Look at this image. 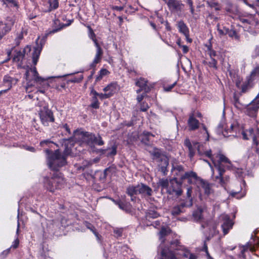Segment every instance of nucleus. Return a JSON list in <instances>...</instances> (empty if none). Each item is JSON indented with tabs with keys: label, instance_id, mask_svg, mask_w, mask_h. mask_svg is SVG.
<instances>
[{
	"label": "nucleus",
	"instance_id": "f257e3e1",
	"mask_svg": "<svg viewBox=\"0 0 259 259\" xmlns=\"http://www.w3.org/2000/svg\"><path fill=\"white\" fill-rule=\"evenodd\" d=\"M65 149L64 154H61L59 150L55 151L46 150L47 155L48 164L50 169L54 171H58L59 169L66 164V156L71 154L72 152V145L73 140L72 139H65L64 140Z\"/></svg>",
	"mask_w": 259,
	"mask_h": 259
},
{
	"label": "nucleus",
	"instance_id": "f03ea898",
	"mask_svg": "<svg viewBox=\"0 0 259 259\" xmlns=\"http://www.w3.org/2000/svg\"><path fill=\"white\" fill-rule=\"evenodd\" d=\"M211 163L213 164L214 169H212V175H214V181L218 182L222 187L225 188L229 180V177H223L226 171L225 164L232 165L231 160L224 155L221 151H219L213 155L211 154Z\"/></svg>",
	"mask_w": 259,
	"mask_h": 259
},
{
	"label": "nucleus",
	"instance_id": "7ed1b4c3",
	"mask_svg": "<svg viewBox=\"0 0 259 259\" xmlns=\"http://www.w3.org/2000/svg\"><path fill=\"white\" fill-rule=\"evenodd\" d=\"M172 172L174 175L180 177L182 181L188 179L189 183L193 182V180L195 181L197 186L203 189L206 194L210 193L209 185L206 183L203 180L197 177V174L192 171L185 172L183 166L177 164H173Z\"/></svg>",
	"mask_w": 259,
	"mask_h": 259
},
{
	"label": "nucleus",
	"instance_id": "20e7f679",
	"mask_svg": "<svg viewBox=\"0 0 259 259\" xmlns=\"http://www.w3.org/2000/svg\"><path fill=\"white\" fill-rule=\"evenodd\" d=\"M65 184L66 181L63 176L58 171H54L51 177L46 178L45 181V187L52 192L64 188Z\"/></svg>",
	"mask_w": 259,
	"mask_h": 259
},
{
	"label": "nucleus",
	"instance_id": "39448f33",
	"mask_svg": "<svg viewBox=\"0 0 259 259\" xmlns=\"http://www.w3.org/2000/svg\"><path fill=\"white\" fill-rule=\"evenodd\" d=\"M70 139L73 140L72 147H73L74 144V140L76 141V144H78L80 146H89L92 147L94 145L95 135L80 130H77L74 132L73 138H70Z\"/></svg>",
	"mask_w": 259,
	"mask_h": 259
},
{
	"label": "nucleus",
	"instance_id": "423d86ee",
	"mask_svg": "<svg viewBox=\"0 0 259 259\" xmlns=\"http://www.w3.org/2000/svg\"><path fill=\"white\" fill-rule=\"evenodd\" d=\"M126 193L131 196V200H136L135 195L141 194L142 196L146 197L152 195L153 191L148 186L141 183L136 186H130L126 189Z\"/></svg>",
	"mask_w": 259,
	"mask_h": 259
},
{
	"label": "nucleus",
	"instance_id": "0eeeda50",
	"mask_svg": "<svg viewBox=\"0 0 259 259\" xmlns=\"http://www.w3.org/2000/svg\"><path fill=\"white\" fill-rule=\"evenodd\" d=\"M193 216L194 218L197 220H199L201 224V229L202 230L203 233L207 235V233H209L210 231V223L208 220H205L203 218V211H198L194 213ZM209 236H206V240L204 242V246L202 249V250L204 251L207 255L208 259H210L206 242L209 241Z\"/></svg>",
	"mask_w": 259,
	"mask_h": 259
},
{
	"label": "nucleus",
	"instance_id": "6e6552de",
	"mask_svg": "<svg viewBox=\"0 0 259 259\" xmlns=\"http://www.w3.org/2000/svg\"><path fill=\"white\" fill-rule=\"evenodd\" d=\"M25 77L27 81L26 90V92H30V91H29V88L34 85L32 82L33 80L34 82L41 85V83L47 80L46 79L42 78L38 75V73L37 72L35 67L29 68L25 72Z\"/></svg>",
	"mask_w": 259,
	"mask_h": 259
},
{
	"label": "nucleus",
	"instance_id": "1a4fd4ad",
	"mask_svg": "<svg viewBox=\"0 0 259 259\" xmlns=\"http://www.w3.org/2000/svg\"><path fill=\"white\" fill-rule=\"evenodd\" d=\"M218 224H221L223 230V236L227 235L229 231L232 229L234 222L231 219L230 216L226 213L221 214L218 218Z\"/></svg>",
	"mask_w": 259,
	"mask_h": 259
},
{
	"label": "nucleus",
	"instance_id": "9d476101",
	"mask_svg": "<svg viewBox=\"0 0 259 259\" xmlns=\"http://www.w3.org/2000/svg\"><path fill=\"white\" fill-rule=\"evenodd\" d=\"M184 144L188 148L189 155L190 158H193L194 156L196 150L200 155H204L208 158H210V151L208 150L202 152L201 151L200 146L198 143L194 142L192 144L190 140L187 139L185 140Z\"/></svg>",
	"mask_w": 259,
	"mask_h": 259
},
{
	"label": "nucleus",
	"instance_id": "9b49d317",
	"mask_svg": "<svg viewBox=\"0 0 259 259\" xmlns=\"http://www.w3.org/2000/svg\"><path fill=\"white\" fill-rule=\"evenodd\" d=\"M39 115L42 124L45 126H48L50 122H53L55 121L52 111L46 106L39 110Z\"/></svg>",
	"mask_w": 259,
	"mask_h": 259
},
{
	"label": "nucleus",
	"instance_id": "f8f14e48",
	"mask_svg": "<svg viewBox=\"0 0 259 259\" xmlns=\"http://www.w3.org/2000/svg\"><path fill=\"white\" fill-rule=\"evenodd\" d=\"M243 139L247 140L251 138L253 144L258 148L259 146V129L254 130L253 128H249L248 130L243 131L242 132Z\"/></svg>",
	"mask_w": 259,
	"mask_h": 259
},
{
	"label": "nucleus",
	"instance_id": "ddd939ff",
	"mask_svg": "<svg viewBox=\"0 0 259 259\" xmlns=\"http://www.w3.org/2000/svg\"><path fill=\"white\" fill-rule=\"evenodd\" d=\"M181 185V183H179L176 178L171 179L167 192L170 195L175 194L177 196L181 195L183 193Z\"/></svg>",
	"mask_w": 259,
	"mask_h": 259
},
{
	"label": "nucleus",
	"instance_id": "4468645a",
	"mask_svg": "<svg viewBox=\"0 0 259 259\" xmlns=\"http://www.w3.org/2000/svg\"><path fill=\"white\" fill-rule=\"evenodd\" d=\"M15 23L13 17H8L5 23L0 21V39L9 32Z\"/></svg>",
	"mask_w": 259,
	"mask_h": 259
},
{
	"label": "nucleus",
	"instance_id": "2eb2a0df",
	"mask_svg": "<svg viewBox=\"0 0 259 259\" xmlns=\"http://www.w3.org/2000/svg\"><path fill=\"white\" fill-rule=\"evenodd\" d=\"M259 109V102L255 98L246 108L245 113L251 117H255L257 115V113Z\"/></svg>",
	"mask_w": 259,
	"mask_h": 259
},
{
	"label": "nucleus",
	"instance_id": "dca6fc26",
	"mask_svg": "<svg viewBox=\"0 0 259 259\" xmlns=\"http://www.w3.org/2000/svg\"><path fill=\"white\" fill-rule=\"evenodd\" d=\"M18 81L19 79L16 77H13L9 75L4 76L3 82L8 87V89L1 91L0 94L6 93L8 90H10L13 85H15Z\"/></svg>",
	"mask_w": 259,
	"mask_h": 259
},
{
	"label": "nucleus",
	"instance_id": "f3484780",
	"mask_svg": "<svg viewBox=\"0 0 259 259\" xmlns=\"http://www.w3.org/2000/svg\"><path fill=\"white\" fill-rule=\"evenodd\" d=\"M93 41L94 42L95 46L96 47V54L95 57V58L93 60V63L91 64V66L92 67H94L96 66V65L99 63L101 60L102 56L103 55V50L99 44L98 43L96 39L93 38Z\"/></svg>",
	"mask_w": 259,
	"mask_h": 259
},
{
	"label": "nucleus",
	"instance_id": "a211bd4d",
	"mask_svg": "<svg viewBox=\"0 0 259 259\" xmlns=\"http://www.w3.org/2000/svg\"><path fill=\"white\" fill-rule=\"evenodd\" d=\"M49 5L45 4V2H42V5L43 7H41L42 11L44 12H50L53 10H56L59 7L58 0H48Z\"/></svg>",
	"mask_w": 259,
	"mask_h": 259
},
{
	"label": "nucleus",
	"instance_id": "6ab92c4d",
	"mask_svg": "<svg viewBox=\"0 0 259 259\" xmlns=\"http://www.w3.org/2000/svg\"><path fill=\"white\" fill-rule=\"evenodd\" d=\"M31 48L27 46L22 51H15V54L13 57V61L15 62H19L23 60L25 55L30 53Z\"/></svg>",
	"mask_w": 259,
	"mask_h": 259
},
{
	"label": "nucleus",
	"instance_id": "aec40b11",
	"mask_svg": "<svg viewBox=\"0 0 259 259\" xmlns=\"http://www.w3.org/2000/svg\"><path fill=\"white\" fill-rule=\"evenodd\" d=\"M103 91L107 93L109 98L113 96L119 90V87L115 82H112L103 89Z\"/></svg>",
	"mask_w": 259,
	"mask_h": 259
},
{
	"label": "nucleus",
	"instance_id": "412c9836",
	"mask_svg": "<svg viewBox=\"0 0 259 259\" xmlns=\"http://www.w3.org/2000/svg\"><path fill=\"white\" fill-rule=\"evenodd\" d=\"M254 78H253L250 75L247 76L246 80L243 82L240 89L242 93H246L249 89L252 88V82Z\"/></svg>",
	"mask_w": 259,
	"mask_h": 259
},
{
	"label": "nucleus",
	"instance_id": "4be33fe9",
	"mask_svg": "<svg viewBox=\"0 0 259 259\" xmlns=\"http://www.w3.org/2000/svg\"><path fill=\"white\" fill-rule=\"evenodd\" d=\"M147 81L144 78H140L136 82V85L138 86L140 89L137 90L138 94L141 92L144 91L145 93H147L150 90V88L148 86Z\"/></svg>",
	"mask_w": 259,
	"mask_h": 259
},
{
	"label": "nucleus",
	"instance_id": "5701e85b",
	"mask_svg": "<svg viewBox=\"0 0 259 259\" xmlns=\"http://www.w3.org/2000/svg\"><path fill=\"white\" fill-rule=\"evenodd\" d=\"M215 133L218 136V139H221L222 137H227L228 135V132L226 128H224V124L223 123H220L217 127L215 129Z\"/></svg>",
	"mask_w": 259,
	"mask_h": 259
},
{
	"label": "nucleus",
	"instance_id": "b1692460",
	"mask_svg": "<svg viewBox=\"0 0 259 259\" xmlns=\"http://www.w3.org/2000/svg\"><path fill=\"white\" fill-rule=\"evenodd\" d=\"M167 5L170 9L172 11H180L183 8V5L177 0H169Z\"/></svg>",
	"mask_w": 259,
	"mask_h": 259
},
{
	"label": "nucleus",
	"instance_id": "393cba45",
	"mask_svg": "<svg viewBox=\"0 0 259 259\" xmlns=\"http://www.w3.org/2000/svg\"><path fill=\"white\" fill-rule=\"evenodd\" d=\"M180 32L185 36H187L189 33V29L186 24L182 21H179L177 24Z\"/></svg>",
	"mask_w": 259,
	"mask_h": 259
},
{
	"label": "nucleus",
	"instance_id": "a878e982",
	"mask_svg": "<svg viewBox=\"0 0 259 259\" xmlns=\"http://www.w3.org/2000/svg\"><path fill=\"white\" fill-rule=\"evenodd\" d=\"M188 123L191 130H195L198 128L199 121L198 120L195 119L193 115L190 116Z\"/></svg>",
	"mask_w": 259,
	"mask_h": 259
},
{
	"label": "nucleus",
	"instance_id": "bb28decb",
	"mask_svg": "<svg viewBox=\"0 0 259 259\" xmlns=\"http://www.w3.org/2000/svg\"><path fill=\"white\" fill-rule=\"evenodd\" d=\"M153 136V135L149 132H144L143 134L140 137L141 142L146 145L149 144L150 139V137Z\"/></svg>",
	"mask_w": 259,
	"mask_h": 259
},
{
	"label": "nucleus",
	"instance_id": "cd10ccee",
	"mask_svg": "<svg viewBox=\"0 0 259 259\" xmlns=\"http://www.w3.org/2000/svg\"><path fill=\"white\" fill-rule=\"evenodd\" d=\"M219 53H218L215 51L211 49V57L213 56L215 58L211 57V67L217 69V63H218V59H219Z\"/></svg>",
	"mask_w": 259,
	"mask_h": 259
},
{
	"label": "nucleus",
	"instance_id": "c85d7f7f",
	"mask_svg": "<svg viewBox=\"0 0 259 259\" xmlns=\"http://www.w3.org/2000/svg\"><path fill=\"white\" fill-rule=\"evenodd\" d=\"M159 216V214L154 209H149L146 212V218L148 221L150 219H156Z\"/></svg>",
	"mask_w": 259,
	"mask_h": 259
},
{
	"label": "nucleus",
	"instance_id": "c756f323",
	"mask_svg": "<svg viewBox=\"0 0 259 259\" xmlns=\"http://www.w3.org/2000/svg\"><path fill=\"white\" fill-rule=\"evenodd\" d=\"M170 233V230L169 229H166L165 228H162L161 231L159 232V239L162 243L164 242V237L168 235Z\"/></svg>",
	"mask_w": 259,
	"mask_h": 259
},
{
	"label": "nucleus",
	"instance_id": "7c9ffc66",
	"mask_svg": "<svg viewBox=\"0 0 259 259\" xmlns=\"http://www.w3.org/2000/svg\"><path fill=\"white\" fill-rule=\"evenodd\" d=\"M225 33H227V34L230 37H232V38L234 37L236 40L239 39L240 36L239 35V34H238L237 31L233 29H229V30H227V31H225Z\"/></svg>",
	"mask_w": 259,
	"mask_h": 259
},
{
	"label": "nucleus",
	"instance_id": "2f4dec72",
	"mask_svg": "<svg viewBox=\"0 0 259 259\" xmlns=\"http://www.w3.org/2000/svg\"><path fill=\"white\" fill-rule=\"evenodd\" d=\"M238 18L239 20V21L242 23L244 27L247 28L252 22V21L251 19L245 18L242 16H239Z\"/></svg>",
	"mask_w": 259,
	"mask_h": 259
},
{
	"label": "nucleus",
	"instance_id": "473e14b6",
	"mask_svg": "<svg viewBox=\"0 0 259 259\" xmlns=\"http://www.w3.org/2000/svg\"><path fill=\"white\" fill-rule=\"evenodd\" d=\"M40 49L39 48H34L32 55V61L34 65H36L40 54Z\"/></svg>",
	"mask_w": 259,
	"mask_h": 259
},
{
	"label": "nucleus",
	"instance_id": "72a5a7b5",
	"mask_svg": "<svg viewBox=\"0 0 259 259\" xmlns=\"http://www.w3.org/2000/svg\"><path fill=\"white\" fill-rule=\"evenodd\" d=\"M54 25H58L59 27H55L52 31H51V32L52 33H55V32H56L59 30H60L61 29H62L64 27H65L66 26V25L64 24H61L60 23V21L58 19H56L55 20H54Z\"/></svg>",
	"mask_w": 259,
	"mask_h": 259
},
{
	"label": "nucleus",
	"instance_id": "f704fd0d",
	"mask_svg": "<svg viewBox=\"0 0 259 259\" xmlns=\"http://www.w3.org/2000/svg\"><path fill=\"white\" fill-rule=\"evenodd\" d=\"M159 186H161L162 189H166L167 190L169 185V181L166 179H161L159 180L158 182Z\"/></svg>",
	"mask_w": 259,
	"mask_h": 259
},
{
	"label": "nucleus",
	"instance_id": "c9c22d12",
	"mask_svg": "<svg viewBox=\"0 0 259 259\" xmlns=\"http://www.w3.org/2000/svg\"><path fill=\"white\" fill-rule=\"evenodd\" d=\"M247 245H242L241 247V252L239 254V258H242L243 259L246 258V256L245 253L248 250V246Z\"/></svg>",
	"mask_w": 259,
	"mask_h": 259
},
{
	"label": "nucleus",
	"instance_id": "e433bc0d",
	"mask_svg": "<svg viewBox=\"0 0 259 259\" xmlns=\"http://www.w3.org/2000/svg\"><path fill=\"white\" fill-rule=\"evenodd\" d=\"M151 154L153 155V158H159L161 157V152L159 149L157 148H153V150L150 151Z\"/></svg>",
	"mask_w": 259,
	"mask_h": 259
},
{
	"label": "nucleus",
	"instance_id": "4c0bfd02",
	"mask_svg": "<svg viewBox=\"0 0 259 259\" xmlns=\"http://www.w3.org/2000/svg\"><path fill=\"white\" fill-rule=\"evenodd\" d=\"M99 105L100 103L98 100L97 97H92L91 107L94 109H98L99 108Z\"/></svg>",
	"mask_w": 259,
	"mask_h": 259
},
{
	"label": "nucleus",
	"instance_id": "58836bf2",
	"mask_svg": "<svg viewBox=\"0 0 259 259\" xmlns=\"http://www.w3.org/2000/svg\"><path fill=\"white\" fill-rule=\"evenodd\" d=\"M117 147L116 146H113L111 148H109L107 150L108 151V156H114L116 155L117 152Z\"/></svg>",
	"mask_w": 259,
	"mask_h": 259
},
{
	"label": "nucleus",
	"instance_id": "ea45409f",
	"mask_svg": "<svg viewBox=\"0 0 259 259\" xmlns=\"http://www.w3.org/2000/svg\"><path fill=\"white\" fill-rule=\"evenodd\" d=\"M213 236H217V239L220 240L222 238V236L219 234V231L217 230L216 227H213L211 229V237Z\"/></svg>",
	"mask_w": 259,
	"mask_h": 259
},
{
	"label": "nucleus",
	"instance_id": "a19ab883",
	"mask_svg": "<svg viewBox=\"0 0 259 259\" xmlns=\"http://www.w3.org/2000/svg\"><path fill=\"white\" fill-rule=\"evenodd\" d=\"M234 99V105L235 107L237 108H241V104L240 103L239 99L238 96H237L236 95H234L233 97Z\"/></svg>",
	"mask_w": 259,
	"mask_h": 259
},
{
	"label": "nucleus",
	"instance_id": "79ce46f5",
	"mask_svg": "<svg viewBox=\"0 0 259 259\" xmlns=\"http://www.w3.org/2000/svg\"><path fill=\"white\" fill-rule=\"evenodd\" d=\"M181 208H183L182 207V205H181L180 206H177L174 207V208L171 210L172 214V215L179 214L182 212Z\"/></svg>",
	"mask_w": 259,
	"mask_h": 259
},
{
	"label": "nucleus",
	"instance_id": "37998d69",
	"mask_svg": "<svg viewBox=\"0 0 259 259\" xmlns=\"http://www.w3.org/2000/svg\"><path fill=\"white\" fill-rule=\"evenodd\" d=\"M94 144H96L99 146H102L104 144V142L100 136L96 137L95 135V139L94 140Z\"/></svg>",
	"mask_w": 259,
	"mask_h": 259
},
{
	"label": "nucleus",
	"instance_id": "c03bdc74",
	"mask_svg": "<svg viewBox=\"0 0 259 259\" xmlns=\"http://www.w3.org/2000/svg\"><path fill=\"white\" fill-rule=\"evenodd\" d=\"M250 75L254 78L255 76L259 77V65L256 66L250 73Z\"/></svg>",
	"mask_w": 259,
	"mask_h": 259
},
{
	"label": "nucleus",
	"instance_id": "a18cd8bd",
	"mask_svg": "<svg viewBox=\"0 0 259 259\" xmlns=\"http://www.w3.org/2000/svg\"><path fill=\"white\" fill-rule=\"evenodd\" d=\"M218 31L220 35H226L227 34V33H225V31L227 30H229V28H226L225 27H223L222 28L221 26L219 24L217 25Z\"/></svg>",
	"mask_w": 259,
	"mask_h": 259
},
{
	"label": "nucleus",
	"instance_id": "49530a36",
	"mask_svg": "<svg viewBox=\"0 0 259 259\" xmlns=\"http://www.w3.org/2000/svg\"><path fill=\"white\" fill-rule=\"evenodd\" d=\"M19 244V240L18 238V237H17V238L15 239V240L13 241L11 246L9 248H10V249L11 248L16 249L17 248H18Z\"/></svg>",
	"mask_w": 259,
	"mask_h": 259
},
{
	"label": "nucleus",
	"instance_id": "de8ad7c7",
	"mask_svg": "<svg viewBox=\"0 0 259 259\" xmlns=\"http://www.w3.org/2000/svg\"><path fill=\"white\" fill-rule=\"evenodd\" d=\"M10 248H8L7 249L3 251L1 254H0V259H4L7 255L10 253Z\"/></svg>",
	"mask_w": 259,
	"mask_h": 259
},
{
	"label": "nucleus",
	"instance_id": "09e8293b",
	"mask_svg": "<svg viewBox=\"0 0 259 259\" xmlns=\"http://www.w3.org/2000/svg\"><path fill=\"white\" fill-rule=\"evenodd\" d=\"M87 227L97 237H98V234L96 232V230L95 227L90 223H86Z\"/></svg>",
	"mask_w": 259,
	"mask_h": 259
},
{
	"label": "nucleus",
	"instance_id": "8fccbe9b",
	"mask_svg": "<svg viewBox=\"0 0 259 259\" xmlns=\"http://www.w3.org/2000/svg\"><path fill=\"white\" fill-rule=\"evenodd\" d=\"M211 0V9L214 8L216 11H219L221 9V5L218 3H213Z\"/></svg>",
	"mask_w": 259,
	"mask_h": 259
},
{
	"label": "nucleus",
	"instance_id": "3c124183",
	"mask_svg": "<svg viewBox=\"0 0 259 259\" xmlns=\"http://www.w3.org/2000/svg\"><path fill=\"white\" fill-rule=\"evenodd\" d=\"M245 245H248V249L252 253L256 251V248L254 245H252L251 242H248Z\"/></svg>",
	"mask_w": 259,
	"mask_h": 259
},
{
	"label": "nucleus",
	"instance_id": "603ef678",
	"mask_svg": "<svg viewBox=\"0 0 259 259\" xmlns=\"http://www.w3.org/2000/svg\"><path fill=\"white\" fill-rule=\"evenodd\" d=\"M177 82L175 81L172 84L168 85H165L164 87V90L166 92H169L176 85Z\"/></svg>",
	"mask_w": 259,
	"mask_h": 259
},
{
	"label": "nucleus",
	"instance_id": "864d4df0",
	"mask_svg": "<svg viewBox=\"0 0 259 259\" xmlns=\"http://www.w3.org/2000/svg\"><path fill=\"white\" fill-rule=\"evenodd\" d=\"M83 78V75L80 74L78 77H74L73 79H71L70 81L72 82H79Z\"/></svg>",
	"mask_w": 259,
	"mask_h": 259
},
{
	"label": "nucleus",
	"instance_id": "5fc2aeb1",
	"mask_svg": "<svg viewBox=\"0 0 259 259\" xmlns=\"http://www.w3.org/2000/svg\"><path fill=\"white\" fill-rule=\"evenodd\" d=\"M192 198L190 199L189 201H186V202L182 203V207H190L192 205Z\"/></svg>",
	"mask_w": 259,
	"mask_h": 259
},
{
	"label": "nucleus",
	"instance_id": "6e6d98bb",
	"mask_svg": "<svg viewBox=\"0 0 259 259\" xmlns=\"http://www.w3.org/2000/svg\"><path fill=\"white\" fill-rule=\"evenodd\" d=\"M149 108V107L147 103H143L141 105L140 109L141 111L145 112V111H146Z\"/></svg>",
	"mask_w": 259,
	"mask_h": 259
},
{
	"label": "nucleus",
	"instance_id": "4d7b16f0",
	"mask_svg": "<svg viewBox=\"0 0 259 259\" xmlns=\"http://www.w3.org/2000/svg\"><path fill=\"white\" fill-rule=\"evenodd\" d=\"M161 161L163 163V165L162 166V167L163 168H165L168 165V161L167 157H164L163 158H161Z\"/></svg>",
	"mask_w": 259,
	"mask_h": 259
},
{
	"label": "nucleus",
	"instance_id": "13d9d810",
	"mask_svg": "<svg viewBox=\"0 0 259 259\" xmlns=\"http://www.w3.org/2000/svg\"><path fill=\"white\" fill-rule=\"evenodd\" d=\"M4 4L11 3L15 7H17L18 5L17 2L15 0H1Z\"/></svg>",
	"mask_w": 259,
	"mask_h": 259
},
{
	"label": "nucleus",
	"instance_id": "bf43d9fd",
	"mask_svg": "<svg viewBox=\"0 0 259 259\" xmlns=\"http://www.w3.org/2000/svg\"><path fill=\"white\" fill-rule=\"evenodd\" d=\"M101 100H104L105 99L109 98V96L107 95V93H99L98 96Z\"/></svg>",
	"mask_w": 259,
	"mask_h": 259
},
{
	"label": "nucleus",
	"instance_id": "052dcab7",
	"mask_svg": "<svg viewBox=\"0 0 259 259\" xmlns=\"http://www.w3.org/2000/svg\"><path fill=\"white\" fill-rule=\"evenodd\" d=\"M141 95H139L137 97V100L139 103H140L146 96V93L144 91Z\"/></svg>",
	"mask_w": 259,
	"mask_h": 259
},
{
	"label": "nucleus",
	"instance_id": "680f3d73",
	"mask_svg": "<svg viewBox=\"0 0 259 259\" xmlns=\"http://www.w3.org/2000/svg\"><path fill=\"white\" fill-rule=\"evenodd\" d=\"M113 201L115 203V204H116L117 205H118L119 207L121 209H124V204L121 202L120 200L119 201H114L113 200Z\"/></svg>",
	"mask_w": 259,
	"mask_h": 259
},
{
	"label": "nucleus",
	"instance_id": "e2e57ef3",
	"mask_svg": "<svg viewBox=\"0 0 259 259\" xmlns=\"http://www.w3.org/2000/svg\"><path fill=\"white\" fill-rule=\"evenodd\" d=\"M160 223H161L160 221H159V220H157V221H155L153 222L151 224H150V225L147 224V225L148 226L152 225L154 227L157 228L158 226H159L160 225Z\"/></svg>",
	"mask_w": 259,
	"mask_h": 259
},
{
	"label": "nucleus",
	"instance_id": "0e129e2a",
	"mask_svg": "<svg viewBox=\"0 0 259 259\" xmlns=\"http://www.w3.org/2000/svg\"><path fill=\"white\" fill-rule=\"evenodd\" d=\"M114 233L117 237H119L122 235V231L120 229L114 230Z\"/></svg>",
	"mask_w": 259,
	"mask_h": 259
},
{
	"label": "nucleus",
	"instance_id": "69168bd1",
	"mask_svg": "<svg viewBox=\"0 0 259 259\" xmlns=\"http://www.w3.org/2000/svg\"><path fill=\"white\" fill-rule=\"evenodd\" d=\"M109 73L108 71L106 69H102L100 71V74L102 76H104L106 75H107Z\"/></svg>",
	"mask_w": 259,
	"mask_h": 259
},
{
	"label": "nucleus",
	"instance_id": "338daca9",
	"mask_svg": "<svg viewBox=\"0 0 259 259\" xmlns=\"http://www.w3.org/2000/svg\"><path fill=\"white\" fill-rule=\"evenodd\" d=\"M63 127L66 130V131L69 134L71 133L70 130L67 125V124H64L63 125Z\"/></svg>",
	"mask_w": 259,
	"mask_h": 259
},
{
	"label": "nucleus",
	"instance_id": "774afa93",
	"mask_svg": "<svg viewBox=\"0 0 259 259\" xmlns=\"http://www.w3.org/2000/svg\"><path fill=\"white\" fill-rule=\"evenodd\" d=\"M91 95H93V97H97L98 96L99 93L93 89H92L91 92Z\"/></svg>",
	"mask_w": 259,
	"mask_h": 259
}]
</instances>
